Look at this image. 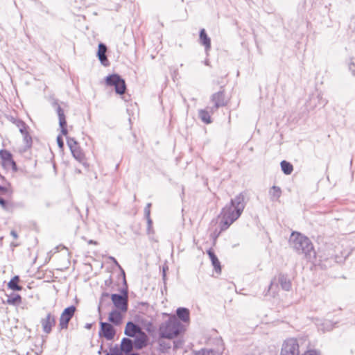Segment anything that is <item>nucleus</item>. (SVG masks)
I'll return each mask as SVG.
<instances>
[{
    "mask_svg": "<svg viewBox=\"0 0 355 355\" xmlns=\"http://www.w3.org/2000/svg\"><path fill=\"white\" fill-rule=\"evenodd\" d=\"M0 205L3 209H6L7 206V201L0 197Z\"/></svg>",
    "mask_w": 355,
    "mask_h": 355,
    "instance_id": "ea45409f",
    "label": "nucleus"
},
{
    "mask_svg": "<svg viewBox=\"0 0 355 355\" xmlns=\"http://www.w3.org/2000/svg\"><path fill=\"white\" fill-rule=\"evenodd\" d=\"M71 153H72L73 157L76 160L81 162L85 159V154L83 153V152L82 151V150L80 149V148L79 146L71 149Z\"/></svg>",
    "mask_w": 355,
    "mask_h": 355,
    "instance_id": "bb28decb",
    "label": "nucleus"
},
{
    "mask_svg": "<svg viewBox=\"0 0 355 355\" xmlns=\"http://www.w3.org/2000/svg\"><path fill=\"white\" fill-rule=\"evenodd\" d=\"M146 218L147 220V223H148L147 231H148V233H150L151 228H152L153 221H152L150 216H148V217H146Z\"/></svg>",
    "mask_w": 355,
    "mask_h": 355,
    "instance_id": "4c0bfd02",
    "label": "nucleus"
},
{
    "mask_svg": "<svg viewBox=\"0 0 355 355\" xmlns=\"http://www.w3.org/2000/svg\"><path fill=\"white\" fill-rule=\"evenodd\" d=\"M176 315L181 321L183 322H189L190 320L189 310L184 307L178 308L176 310Z\"/></svg>",
    "mask_w": 355,
    "mask_h": 355,
    "instance_id": "f3484780",
    "label": "nucleus"
},
{
    "mask_svg": "<svg viewBox=\"0 0 355 355\" xmlns=\"http://www.w3.org/2000/svg\"><path fill=\"white\" fill-rule=\"evenodd\" d=\"M144 331L139 325L135 324L132 321H129L126 323L124 334L131 338H135L137 336L141 334Z\"/></svg>",
    "mask_w": 355,
    "mask_h": 355,
    "instance_id": "9b49d317",
    "label": "nucleus"
},
{
    "mask_svg": "<svg viewBox=\"0 0 355 355\" xmlns=\"http://www.w3.org/2000/svg\"><path fill=\"white\" fill-rule=\"evenodd\" d=\"M67 145L70 150L78 146L77 141L73 138H67Z\"/></svg>",
    "mask_w": 355,
    "mask_h": 355,
    "instance_id": "2f4dec72",
    "label": "nucleus"
},
{
    "mask_svg": "<svg viewBox=\"0 0 355 355\" xmlns=\"http://www.w3.org/2000/svg\"><path fill=\"white\" fill-rule=\"evenodd\" d=\"M193 355H220L216 351L211 349H202L195 352Z\"/></svg>",
    "mask_w": 355,
    "mask_h": 355,
    "instance_id": "cd10ccee",
    "label": "nucleus"
},
{
    "mask_svg": "<svg viewBox=\"0 0 355 355\" xmlns=\"http://www.w3.org/2000/svg\"><path fill=\"white\" fill-rule=\"evenodd\" d=\"M126 355H139L138 353H129L128 354H126Z\"/></svg>",
    "mask_w": 355,
    "mask_h": 355,
    "instance_id": "09e8293b",
    "label": "nucleus"
},
{
    "mask_svg": "<svg viewBox=\"0 0 355 355\" xmlns=\"http://www.w3.org/2000/svg\"><path fill=\"white\" fill-rule=\"evenodd\" d=\"M100 325L99 336H103L107 340H112L115 336L116 331L112 324L108 322H101Z\"/></svg>",
    "mask_w": 355,
    "mask_h": 355,
    "instance_id": "1a4fd4ad",
    "label": "nucleus"
},
{
    "mask_svg": "<svg viewBox=\"0 0 355 355\" xmlns=\"http://www.w3.org/2000/svg\"><path fill=\"white\" fill-rule=\"evenodd\" d=\"M123 295L112 294L111 299L114 306L122 312H126L128 307V292L123 290Z\"/></svg>",
    "mask_w": 355,
    "mask_h": 355,
    "instance_id": "423d86ee",
    "label": "nucleus"
},
{
    "mask_svg": "<svg viewBox=\"0 0 355 355\" xmlns=\"http://www.w3.org/2000/svg\"><path fill=\"white\" fill-rule=\"evenodd\" d=\"M21 302V297L19 294L12 293L8 295L6 302L10 305H18Z\"/></svg>",
    "mask_w": 355,
    "mask_h": 355,
    "instance_id": "b1692460",
    "label": "nucleus"
},
{
    "mask_svg": "<svg viewBox=\"0 0 355 355\" xmlns=\"http://www.w3.org/2000/svg\"><path fill=\"white\" fill-rule=\"evenodd\" d=\"M302 355H320L319 351L315 349L308 350Z\"/></svg>",
    "mask_w": 355,
    "mask_h": 355,
    "instance_id": "f704fd0d",
    "label": "nucleus"
},
{
    "mask_svg": "<svg viewBox=\"0 0 355 355\" xmlns=\"http://www.w3.org/2000/svg\"><path fill=\"white\" fill-rule=\"evenodd\" d=\"M123 352H122L121 349L119 348L118 345H115L114 347L110 348V353H108V355H123Z\"/></svg>",
    "mask_w": 355,
    "mask_h": 355,
    "instance_id": "7c9ffc66",
    "label": "nucleus"
},
{
    "mask_svg": "<svg viewBox=\"0 0 355 355\" xmlns=\"http://www.w3.org/2000/svg\"><path fill=\"white\" fill-rule=\"evenodd\" d=\"M0 191L3 193H6L7 191V189L1 185H0Z\"/></svg>",
    "mask_w": 355,
    "mask_h": 355,
    "instance_id": "37998d69",
    "label": "nucleus"
},
{
    "mask_svg": "<svg viewBox=\"0 0 355 355\" xmlns=\"http://www.w3.org/2000/svg\"><path fill=\"white\" fill-rule=\"evenodd\" d=\"M180 345H181V342L180 341H175L174 342V345H175V348L179 347Z\"/></svg>",
    "mask_w": 355,
    "mask_h": 355,
    "instance_id": "c03bdc74",
    "label": "nucleus"
},
{
    "mask_svg": "<svg viewBox=\"0 0 355 355\" xmlns=\"http://www.w3.org/2000/svg\"><path fill=\"white\" fill-rule=\"evenodd\" d=\"M19 119L15 118V117H13V116H11V117H10V121L13 124H15V121H19Z\"/></svg>",
    "mask_w": 355,
    "mask_h": 355,
    "instance_id": "79ce46f5",
    "label": "nucleus"
},
{
    "mask_svg": "<svg viewBox=\"0 0 355 355\" xmlns=\"http://www.w3.org/2000/svg\"><path fill=\"white\" fill-rule=\"evenodd\" d=\"M289 245L297 254H302L305 258L313 261L316 258V252L310 239L302 234L293 232L289 238Z\"/></svg>",
    "mask_w": 355,
    "mask_h": 355,
    "instance_id": "f03ea898",
    "label": "nucleus"
},
{
    "mask_svg": "<svg viewBox=\"0 0 355 355\" xmlns=\"http://www.w3.org/2000/svg\"><path fill=\"white\" fill-rule=\"evenodd\" d=\"M92 324L90 323H87L85 326V327L87 329H90L92 328Z\"/></svg>",
    "mask_w": 355,
    "mask_h": 355,
    "instance_id": "a18cd8bd",
    "label": "nucleus"
},
{
    "mask_svg": "<svg viewBox=\"0 0 355 355\" xmlns=\"http://www.w3.org/2000/svg\"><path fill=\"white\" fill-rule=\"evenodd\" d=\"M57 142H58V145L60 148H62L63 146H64V142H63V140H62V138L61 137V136H58L57 137Z\"/></svg>",
    "mask_w": 355,
    "mask_h": 355,
    "instance_id": "58836bf2",
    "label": "nucleus"
},
{
    "mask_svg": "<svg viewBox=\"0 0 355 355\" xmlns=\"http://www.w3.org/2000/svg\"><path fill=\"white\" fill-rule=\"evenodd\" d=\"M10 234H11V236H12L14 239H17V237H18V235H17V232H16L15 230H12V231L10 232Z\"/></svg>",
    "mask_w": 355,
    "mask_h": 355,
    "instance_id": "a19ab883",
    "label": "nucleus"
},
{
    "mask_svg": "<svg viewBox=\"0 0 355 355\" xmlns=\"http://www.w3.org/2000/svg\"><path fill=\"white\" fill-rule=\"evenodd\" d=\"M15 125L19 128L20 133H25L29 127L21 119L15 121Z\"/></svg>",
    "mask_w": 355,
    "mask_h": 355,
    "instance_id": "c85d7f7f",
    "label": "nucleus"
},
{
    "mask_svg": "<svg viewBox=\"0 0 355 355\" xmlns=\"http://www.w3.org/2000/svg\"><path fill=\"white\" fill-rule=\"evenodd\" d=\"M105 83L109 86H114L116 94H123L126 90V84L119 74L113 73L109 75L105 78Z\"/></svg>",
    "mask_w": 355,
    "mask_h": 355,
    "instance_id": "20e7f679",
    "label": "nucleus"
},
{
    "mask_svg": "<svg viewBox=\"0 0 355 355\" xmlns=\"http://www.w3.org/2000/svg\"><path fill=\"white\" fill-rule=\"evenodd\" d=\"M19 281H20L19 277L18 275H15L8 282V287L14 291H21L22 286L19 285Z\"/></svg>",
    "mask_w": 355,
    "mask_h": 355,
    "instance_id": "5701e85b",
    "label": "nucleus"
},
{
    "mask_svg": "<svg viewBox=\"0 0 355 355\" xmlns=\"http://www.w3.org/2000/svg\"><path fill=\"white\" fill-rule=\"evenodd\" d=\"M349 70L351 71V73L353 76H355V62H354L351 61L349 63Z\"/></svg>",
    "mask_w": 355,
    "mask_h": 355,
    "instance_id": "c9c22d12",
    "label": "nucleus"
},
{
    "mask_svg": "<svg viewBox=\"0 0 355 355\" xmlns=\"http://www.w3.org/2000/svg\"><path fill=\"white\" fill-rule=\"evenodd\" d=\"M150 207L151 203H148L144 208V216L145 217H148L150 215Z\"/></svg>",
    "mask_w": 355,
    "mask_h": 355,
    "instance_id": "72a5a7b5",
    "label": "nucleus"
},
{
    "mask_svg": "<svg viewBox=\"0 0 355 355\" xmlns=\"http://www.w3.org/2000/svg\"><path fill=\"white\" fill-rule=\"evenodd\" d=\"M133 340L134 347L137 349H141L147 345V336L144 332L135 337Z\"/></svg>",
    "mask_w": 355,
    "mask_h": 355,
    "instance_id": "4468645a",
    "label": "nucleus"
},
{
    "mask_svg": "<svg viewBox=\"0 0 355 355\" xmlns=\"http://www.w3.org/2000/svg\"><path fill=\"white\" fill-rule=\"evenodd\" d=\"M54 104L57 105L56 112L59 119V125L61 128V132L63 135H67L68 131L67 129V121L64 110L59 105H58V103L55 102Z\"/></svg>",
    "mask_w": 355,
    "mask_h": 355,
    "instance_id": "f8f14e48",
    "label": "nucleus"
},
{
    "mask_svg": "<svg viewBox=\"0 0 355 355\" xmlns=\"http://www.w3.org/2000/svg\"><path fill=\"white\" fill-rule=\"evenodd\" d=\"M282 195V190L280 187L277 186H272L269 191V196L270 200L278 201Z\"/></svg>",
    "mask_w": 355,
    "mask_h": 355,
    "instance_id": "4be33fe9",
    "label": "nucleus"
},
{
    "mask_svg": "<svg viewBox=\"0 0 355 355\" xmlns=\"http://www.w3.org/2000/svg\"><path fill=\"white\" fill-rule=\"evenodd\" d=\"M185 331L184 325L175 316L170 318L159 327V335L162 338H173Z\"/></svg>",
    "mask_w": 355,
    "mask_h": 355,
    "instance_id": "7ed1b4c3",
    "label": "nucleus"
},
{
    "mask_svg": "<svg viewBox=\"0 0 355 355\" xmlns=\"http://www.w3.org/2000/svg\"><path fill=\"white\" fill-rule=\"evenodd\" d=\"M122 318L123 316L119 311L113 310L110 313L108 320L114 324L119 325L122 321Z\"/></svg>",
    "mask_w": 355,
    "mask_h": 355,
    "instance_id": "412c9836",
    "label": "nucleus"
},
{
    "mask_svg": "<svg viewBox=\"0 0 355 355\" xmlns=\"http://www.w3.org/2000/svg\"><path fill=\"white\" fill-rule=\"evenodd\" d=\"M50 206V203L49 202H46V207H49Z\"/></svg>",
    "mask_w": 355,
    "mask_h": 355,
    "instance_id": "3c124183",
    "label": "nucleus"
},
{
    "mask_svg": "<svg viewBox=\"0 0 355 355\" xmlns=\"http://www.w3.org/2000/svg\"><path fill=\"white\" fill-rule=\"evenodd\" d=\"M0 157L3 161L5 162L6 164L11 165L12 168L16 171L17 165L16 163L12 158V154L6 150H0Z\"/></svg>",
    "mask_w": 355,
    "mask_h": 355,
    "instance_id": "2eb2a0df",
    "label": "nucleus"
},
{
    "mask_svg": "<svg viewBox=\"0 0 355 355\" xmlns=\"http://www.w3.org/2000/svg\"><path fill=\"white\" fill-rule=\"evenodd\" d=\"M111 259L113 260L114 263L116 265H117L118 266H119V263H118V262H117V261L116 260V259H115V258H114V257H111Z\"/></svg>",
    "mask_w": 355,
    "mask_h": 355,
    "instance_id": "49530a36",
    "label": "nucleus"
},
{
    "mask_svg": "<svg viewBox=\"0 0 355 355\" xmlns=\"http://www.w3.org/2000/svg\"><path fill=\"white\" fill-rule=\"evenodd\" d=\"M278 282L283 290L288 291L291 288V282L288 277L284 274H279L278 276Z\"/></svg>",
    "mask_w": 355,
    "mask_h": 355,
    "instance_id": "aec40b11",
    "label": "nucleus"
},
{
    "mask_svg": "<svg viewBox=\"0 0 355 355\" xmlns=\"http://www.w3.org/2000/svg\"><path fill=\"white\" fill-rule=\"evenodd\" d=\"M88 243H89V244H96V241H93V240H89V241H88Z\"/></svg>",
    "mask_w": 355,
    "mask_h": 355,
    "instance_id": "de8ad7c7",
    "label": "nucleus"
},
{
    "mask_svg": "<svg viewBox=\"0 0 355 355\" xmlns=\"http://www.w3.org/2000/svg\"><path fill=\"white\" fill-rule=\"evenodd\" d=\"M110 294L108 293H103L100 299V304L98 306V310H100L101 305L102 304L105 298H109Z\"/></svg>",
    "mask_w": 355,
    "mask_h": 355,
    "instance_id": "e433bc0d",
    "label": "nucleus"
},
{
    "mask_svg": "<svg viewBox=\"0 0 355 355\" xmlns=\"http://www.w3.org/2000/svg\"><path fill=\"white\" fill-rule=\"evenodd\" d=\"M211 101L214 103V106L211 107L210 112H214L220 107H224L227 105V101L225 98V93L223 90L213 94L211 96Z\"/></svg>",
    "mask_w": 355,
    "mask_h": 355,
    "instance_id": "6e6552de",
    "label": "nucleus"
},
{
    "mask_svg": "<svg viewBox=\"0 0 355 355\" xmlns=\"http://www.w3.org/2000/svg\"><path fill=\"white\" fill-rule=\"evenodd\" d=\"M21 134L24 137V141L26 144V147L31 148L32 146L33 141H32V137L29 135L28 130L25 131V133H21Z\"/></svg>",
    "mask_w": 355,
    "mask_h": 355,
    "instance_id": "c756f323",
    "label": "nucleus"
},
{
    "mask_svg": "<svg viewBox=\"0 0 355 355\" xmlns=\"http://www.w3.org/2000/svg\"><path fill=\"white\" fill-rule=\"evenodd\" d=\"M318 98L319 105H322V107H324L328 103V101L326 98H324L322 94L320 93L318 94Z\"/></svg>",
    "mask_w": 355,
    "mask_h": 355,
    "instance_id": "473e14b6",
    "label": "nucleus"
},
{
    "mask_svg": "<svg viewBox=\"0 0 355 355\" xmlns=\"http://www.w3.org/2000/svg\"><path fill=\"white\" fill-rule=\"evenodd\" d=\"M199 36L200 44L205 46L206 51H209L211 49V40L204 28L200 30Z\"/></svg>",
    "mask_w": 355,
    "mask_h": 355,
    "instance_id": "a211bd4d",
    "label": "nucleus"
},
{
    "mask_svg": "<svg viewBox=\"0 0 355 355\" xmlns=\"http://www.w3.org/2000/svg\"><path fill=\"white\" fill-rule=\"evenodd\" d=\"M41 324L43 331L47 334L52 331L53 327L55 325V317L51 313H49L44 318L41 319Z\"/></svg>",
    "mask_w": 355,
    "mask_h": 355,
    "instance_id": "9d476101",
    "label": "nucleus"
},
{
    "mask_svg": "<svg viewBox=\"0 0 355 355\" xmlns=\"http://www.w3.org/2000/svg\"><path fill=\"white\" fill-rule=\"evenodd\" d=\"M199 118L206 124L211 123V119L209 112L206 110H200L198 112Z\"/></svg>",
    "mask_w": 355,
    "mask_h": 355,
    "instance_id": "393cba45",
    "label": "nucleus"
},
{
    "mask_svg": "<svg viewBox=\"0 0 355 355\" xmlns=\"http://www.w3.org/2000/svg\"><path fill=\"white\" fill-rule=\"evenodd\" d=\"M105 355H108V353H107Z\"/></svg>",
    "mask_w": 355,
    "mask_h": 355,
    "instance_id": "864d4df0",
    "label": "nucleus"
},
{
    "mask_svg": "<svg viewBox=\"0 0 355 355\" xmlns=\"http://www.w3.org/2000/svg\"><path fill=\"white\" fill-rule=\"evenodd\" d=\"M245 207V197L242 193L231 199L230 204L227 205L220 213L222 218L220 222V231L228 229L240 217Z\"/></svg>",
    "mask_w": 355,
    "mask_h": 355,
    "instance_id": "f257e3e1",
    "label": "nucleus"
},
{
    "mask_svg": "<svg viewBox=\"0 0 355 355\" xmlns=\"http://www.w3.org/2000/svg\"><path fill=\"white\" fill-rule=\"evenodd\" d=\"M76 311V308L73 305L64 309L60 317L59 327L60 329L68 328L69 322L74 315Z\"/></svg>",
    "mask_w": 355,
    "mask_h": 355,
    "instance_id": "0eeeda50",
    "label": "nucleus"
},
{
    "mask_svg": "<svg viewBox=\"0 0 355 355\" xmlns=\"http://www.w3.org/2000/svg\"><path fill=\"white\" fill-rule=\"evenodd\" d=\"M133 340L128 338H123L121 340L120 348L125 354H128L134 348Z\"/></svg>",
    "mask_w": 355,
    "mask_h": 355,
    "instance_id": "dca6fc26",
    "label": "nucleus"
},
{
    "mask_svg": "<svg viewBox=\"0 0 355 355\" xmlns=\"http://www.w3.org/2000/svg\"><path fill=\"white\" fill-rule=\"evenodd\" d=\"M352 23L354 24L355 28V17L352 19Z\"/></svg>",
    "mask_w": 355,
    "mask_h": 355,
    "instance_id": "8fccbe9b",
    "label": "nucleus"
},
{
    "mask_svg": "<svg viewBox=\"0 0 355 355\" xmlns=\"http://www.w3.org/2000/svg\"><path fill=\"white\" fill-rule=\"evenodd\" d=\"M280 165H281L282 171H283V173L284 174H286V175L291 174V173L293 171V166L290 162H288L286 160H283L281 162Z\"/></svg>",
    "mask_w": 355,
    "mask_h": 355,
    "instance_id": "a878e982",
    "label": "nucleus"
},
{
    "mask_svg": "<svg viewBox=\"0 0 355 355\" xmlns=\"http://www.w3.org/2000/svg\"><path fill=\"white\" fill-rule=\"evenodd\" d=\"M272 285H273V282H271V283L270 284V286H269L270 289L272 288Z\"/></svg>",
    "mask_w": 355,
    "mask_h": 355,
    "instance_id": "603ef678",
    "label": "nucleus"
},
{
    "mask_svg": "<svg viewBox=\"0 0 355 355\" xmlns=\"http://www.w3.org/2000/svg\"><path fill=\"white\" fill-rule=\"evenodd\" d=\"M107 46L103 43H100L98 44V49L97 51V56L98 58L99 61L103 66H108L110 64L109 60L106 55L107 52Z\"/></svg>",
    "mask_w": 355,
    "mask_h": 355,
    "instance_id": "ddd939ff",
    "label": "nucleus"
},
{
    "mask_svg": "<svg viewBox=\"0 0 355 355\" xmlns=\"http://www.w3.org/2000/svg\"><path fill=\"white\" fill-rule=\"evenodd\" d=\"M299 347V344L296 339H287L282 345L280 355H300Z\"/></svg>",
    "mask_w": 355,
    "mask_h": 355,
    "instance_id": "39448f33",
    "label": "nucleus"
},
{
    "mask_svg": "<svg viewBox=\"0 0 355 355\" xmlns=\"http://www.w3.org/2000/svg\"><path fill=\"white\" fill-rule=\"evenodd\" d=\"M207 252L211 259L212 266H214L216 272H220L221 271V266L217 256L215 254L212 249L208 250Z\"/></svg>",
    "mask_w": 355,
    "mask_h": 355,
    "instance_id": "6ab92c4d",
    "label": "nucleus"
}]
</instances>
